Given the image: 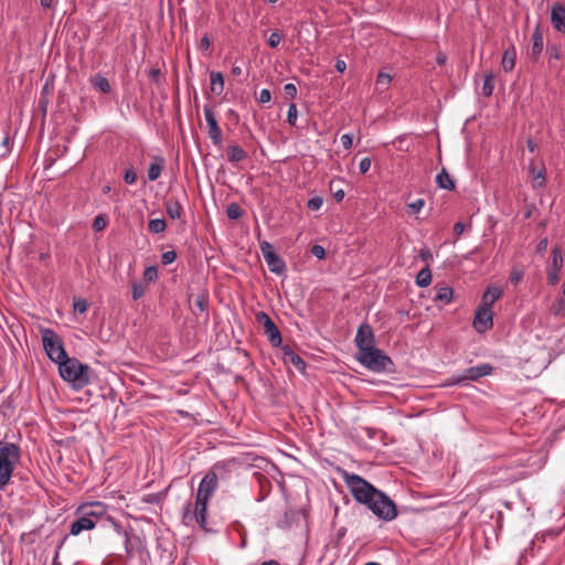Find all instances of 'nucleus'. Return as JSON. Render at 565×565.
Returning <instances> with one entry per match:
<instances>
[{
  "label": "nucleus",
  "instance_id": "1",
  "mask_svg": "<svg viewBox=\"0 0 565 565\" xmlns=\"http://www.w3.org/2000/svg\"><path fill=\"white\" fill-rule=\"evenodd\" d=\"M344 482L352 497L365 504L377 518L392 521L397 516V509L393 500L383 491L355 473H344Z\"/></svg>",
  "mask_w": 565,
  "mask_h": 565
},
{
  "label": "nucleus",
  "instance_id": "2",
  "mask_svg": "<svg viewBox=\"0 0 565 565\" xmlns=\"http://www.w3.org/2000/svg\"><path fill=\"white\" fill-rule=\"evenodd\" d=\"M217 484L218 480L214 471H209L203 477L198 488L194 510H192L191 503H188L183 509L182 519L184 523L195 520L202 529L206 526L207 504L217 489Z\"/></svg>",
  "mask_w": 565,
  "mask_h": 565
},
{
  "label": "nucleus",
  "instance_id": "3",
  "mask_svg": "<svg viewBox=\"0 0 565 565\" xmlns=\"http://www.w3.org/2000/svg\"><path fill=\"white\" fill-rule=\"evenodd\" d=\"M75 514L77 519L72 522L70 529V534L74 536L79 535L83 531L93 530L98 521L107 514V507L99 501L87 502L81 504Z\"/></svg>",
  "mask_w": 565,
  "mask_h": 565
},
{
  "label": "nucleus",
  "instance_id": "4",
  "mask_svg": "<svg viewBox=\"0 0 565 565\" xmlns=\"http://www.w3.org/2000/svg\"><path fill=\"white\" fill-rule=\"evenodd\" d=\"M20 457L21 449L17 444L0 440V490L10 483Z\"/></svg>",
  "mask_w": 565,
  "mask_h": 565
},
{
  "label": "nucleus",
  "instance_id": "5",
  "mask_svg": "<svg viewBox=\"0 0 565 565\" xmlns=\"http://www.w3.org/2000/svg\"><path fill=\"white\" fill-rule=\"evenodd\" d=\"M90 369L87 364L81 363L76 359L66 356L58 363V372L64 381L73 384L76 388L86 386L90 381Z\"/></svg>",
  "mask_w": 565,
  "mask_h": 565
},
{
  "label": "nucleus",
  "instance_id": "6",
  "mask_svg": "<svg viewBox=\"0 0 565 565\" xmlns=\"http://www.w3.org/2000/svg\"><path fill=\"white\" fill-rule=\"evenodd\" d=\"M40 333L43 349L52 362L58 364L61 361L66 359L67 353L64 349V343L61 337L54 330L42 328Z\"/></svg>",
  "mask_w": 565,
  "mask_h": 565
},
{
  "label": "nucleus",
  "instance_id": "7",
  "mask_svg": "<svg viewBox=\"0 0 565 565\" xmlns=\"http://www.w3.org/2000/svg\"><path fill=\"white\" fill-rule=\"evenodd\" d=\"M356 360L373 372H384L391 369L393 361L382 350L373 348L363 353H358Z\"/></svg>",
  "mask_w": 565,
  "mask_h": 565
},
{
  "label": "nucleus",
  "instance_id": "8",
  "mask_svg": "<svg viewBox=\"0 0 565 565\" xmlns=\"http://www.w3.org/2000/svg\"><path fill=\"white\" fill-rule=\"evenodd\" d=\"M259 248L269 270L277 275L284 274L286 270V264L274 250V246L269 242L264 241L259 243Z\"/></svg>",
  "mask_w": 565,
  "mask_h": 565
},
{
  "label": "nucleus",
  "instance_id": "9",
  "mask_svg": "<svg viewBox=\"0 0 565 565\" xmlns=\"http://www.w3.org/2000/svg\"><path fill=\"white\" fill-rule=\"evenodd\" d=\"M256 321L263 326L264 333L266 334V337L270 341V343L274 347H279L282 341L281 335H280L278 328L276 327L274 321L270 319V317L267 313L260 311L256 315Z\"/></svg>",
  "mask_w": 565,
  "mask_h": 565
},
{
  "label": "nucleus",
  "instance_id": "10",
  "mask_svg": "<svg viewBox=\"0 0 565 565\" xmlns=\"http://www.w3.org/2000/svg\"><path fill=\"white\" fill-rule=\"evenodd\" d=\"M354 341L359 349L358 353H363L375 348V339L371 326L367 323H362L356 331Z\"/></svg>",
  "mask_w": 565,
  "mask_h": 565
},
{
  "label": "nucleus",
  "instance_id": "11",
  "mask_svg": "<svg viewBox=\"0 0 565 565\" xmlns=\"http://www.w3.org/2000/svg\"><path fill=\"white\" fill-rule=\"evenodd\" d=\"M563 267V255L559 247H554L551 253V264L547 267V281L555 286L559 281L561 269Z\"/></svg>",
  "mask_w": 565,
  "mask_h": 565
},
{
  "label": "nucleus",
  "instance_id": "12",
  "mask_svg": "<svg viewBox=\"0 0 565 565\" xmlns=\"http://www.w3.org/2000/svg\"><path fill=\"white\" fill-rule=\"evenodd\" d=\"M204 118L209 126L207 135L212 140L213 145L221 146L222 143V130L217 124L216 115L212 107L205 105L203 107Z\"/></svg>",
  "mask_w": 565,
  "mask_h": 565
},
{
  "label": "nucleus",
  "instance_id": "13",
  "mask_svg": "<svg viewBox=\"0 0 565 565\" xmlns=\"http://www.w3.org/2000/svg\"><path fill=\"white\" fill-rule=\"evenodd\" d=\"M475 330L479 333H483L493 327V312L490 308L479 307L476 310V315L472 321Z\"/></svg>",
  "mask_w": 565,
  "mask_h": 565
},
{
  "label": "nucleus",
  "instance_id": "14",
  "mask_svg": "<svg viewBox=\"0 0 565 565\" xmlns=\"http://www.w3.org/2000/svg\"><path fill=\"white\" fill-rule=\"evenodd\" d=\"M551 21L554 29L558 32H565V7L555 3L552 7Z\"/></svg>",
  "mask_w": 565,
  "mask_h": 565
},
{
  "label": "nucleus",
  "instance_id": "15",
  "mask_svg": "<svg viewBox=\"0 0 565 565\" xmlns=\"http://www.w3.org/2000/svg\"><path fill=\"white\" fill-rule=\"evenodd\" d=\"M501 296H502L501 288L495 287V286H490L483 292V295L481 297V303L479 305V307L491 309L492 305L497 300H499Z\"/></svg>",
  "mask_w": 565,
  "mask_h": 565
},
{
  "label": "nucleus",
  "instance_id": "16",
  "mask_svg": "<svg viewBox=\"0 0 565 565\" xmlns=\"http://www.w3.org/2000/svg\"><path fill=\"white\" fill-rule=\"evenodd\" d=\"M166 160L162 156H153L152 161L148 167V179L150 181H156L160 178L162 170L164 168Z\"/></svg>",
  "mask_w": 565,
  "mask_h": 565
},
{
  "label": "nucleus",
  "instance_id": "17",
  "mask_svg": "<svg viewBox=\"0 0 565 565\" xmlns=\"http://www.w3.org/2000/svg\"><path fill=\"white\" fill-rule=\"evenodd\" d=\"M480 379L477 366H471L462 372V374L454 375L451 377L452 384H465L469 381H477Z\"/></svg>",
  "mask_w": 565,
  "mask_h": 565
},
{
  "label": "nucleus",
  "instance_id": "18",
  "mask_svg": "<svg viewBox=\"0 0 565 565\" xmlns=\"http://www.w3.org/2000/svg\"><path fill=\"white\" fill-rule=\"evenodd\" d=\"M284 362L294 365L299 371H303L306 367L302 358L295 353L289 347L284 349Z\"/></svg>",
  "mask_w": 565,
  "mask_h": 565
},
{
  "label": "nucleus",
  "instance_id": "19",
  "mask_svg": "<svg viewBox=\"0 0 565 565\" xmlns=\"http://www.w3.org/2000/svg\"><path fill=\"white\" fill-rule=\"evenodd\" d=\"M434 300L446 305L452 302L454 289L448 286L436 287V295Z\"/></svg>",
  "mask_w": 565,
  "mask_h": 565
},
{
  "label": "nucleus",
  "instance_id": "20",
  "mask_svg": "<svg viewBox=\"0 0 565 565\" xmlns=\"http://www.w3.org/2000/svg\"><path fill=\"white\" fill-rule=\"evenodd\" d=\"M436 183L440 189L450 191L455 189V181L445 168L437 174Z\"/></svg>",
  "mask_w": 565,
  "mask_h": 565
},
{
  "label": "nucleus",
  "instance_id": "21",
  "mask_svg": "<svg viewBox=\"0 0 565 565\" xmlns=\"http://www.w3.org/2000/svg\"><path fill=\"white\" fill-rule=\"evenodd\" d=\"M247 152L239 146L231 145L227 148V159L232 163L241 162L246 159Z\"/></svg>",
  "mask_w": 565,
  "mask_h": 565
},
{
  "label": "nucleus",
  "instance_id": "22",
  "mask_svg": "<svg viewBox=\"0 0 565 565\" xmlns=\"http://www.w3.org/2000/svg\"><path fill=\"white\" fill-rule=\"evenodd\" d=\"M530 173L532 177L533 188H543L545 185V168L536 169L535 166H530Z\"/></svg>",
  "mask_w": 565,
  "mask_h": 565
},
{
  "label": "nucleus",
  "instance_id": "23",
  "mask_svg": "<svg viewBox=\"0 0 565 565\" xmlns=\"http://www.w3.org/2000/svg\"><path fill=\"white\" fill-rule=\"evenodd\" d=\"M211 90L221 95L224 90V77L221 72H211L210 74Z\"/></svg>",
  "mask_w": 565,
  "mask_h": 565
},
{
  "label": "nucleus",
  "instance_id": "24",
  "mask_svg": "<svg viewBox=\"0 0 565 565\" xmlns=\"http://www.w3.org/2000/svg\"><path fill=\"white\" fill-rule=\"evenodd\" d=\"M516 53L514 49H508L502 55V67L504 72H511L515 66Z\"/></svg>",
  "mask_w": 565,
  "mask_h": 565
},
{
  "label": "nucleus",
  "instance_id": "25",
  "mask_svg": "<svg viewBox=\"0 0 565 565\" xmlns=\"http://www.w3.org/2000/svg\"><path fill=\"white\" fill-rule=\"evenodd\" d=\"M90 83L97 90H99L100 93H104V94H108L111 89L108 79L100 74L94 75L90 78Z\"/></svg>",
  "mask_w": 565,
  "mask_h": 565
},
{
  "label": "nucleus",
  "instance_id": "26",
  "mask_svg": "<svg viewBox=\"0 0 565 565\" xmlns=\"http://www.w3.org/2000/svg\"><path fill=\"white\" fill-rule=\"evenodd\" d=\"M431 282V271L428 266L420 269L416 276V285L418 287H428Z\"/></svg>",
  "mask_w": 565,
  "mask_h": 565
},
{
  "label": "nucleus",
  "instance_id": "27",
  "mask_svg": "<svg viewBox=\"0 0 565 565\" xmlns=\"http://www.w3.org/2000/svg\"><path fill=\"white\" fill-rule=\"evenodd\" d=\"M166 212L172 220L180 218L182 214V205L178 201L170 200L166 203Z\"/></svg>",
  "mask_w": 565,
  "mask_h": 565
},
{
  "label": "nucleus",
  "instance_id": "28",
  "mask_svg": "<svg viewBox=\"0 0 565 565\" xmlns=\"http://www.w3.org/2000/svg\"><path fill=\"white\" fill-rule=\"evenodd\" d=\"M533 44L531 54L533 57H537L543 51V36L539 31H535L532 35Z\"/></svg>",
  "mask_w": 565,
  "mask_h": 565
},
{
  "label": "nucleus",
  "instance_id": "29",
  "mask_svg": "<svg viewBox=\"0 0 565 565\" xmlns=\"http://www.w3.org/2000/svg\"><path fill=\"white\" fill-rule=\"evenodd\" d=\"M551 312L555 317L565 316V296L563 294L551 306Z\"/></svg>",
  "mask_w": 565,
  "mask_h": 565
},
{
  "label": "nucleus",
  "instance_id": "30",
  "mask_svg": "<svg viewBox=\"0 0 565 565\" xmlns=\"http://www.w3.org/2000/svg\"><path fill=\"white\" fill-rule=\"evenodd\" d=\"M495 77L492 73H489L484 76L483 85H482V94L484 97H490L494 89Z\"/></svg>",
  "mask_w": 565,
  "mask_h": 565
},
{
  "label": "nucleus",
  "instance_id": "31",
  "mask_svg": "<svg viewBox=\"0 0 565 565\" xmlns=\"http://www.w3.org/2000/svg\"><path fill=\"white\" fill-rule=\"evenodd\" d=\"M147 287L142 281H131V296L134 300H139L146 294Z\"/></svg>",
  "mask_w": 565,
  "mask_h": 565
},
{
  "label": "nucleus",
  "instance_id": "32",
  "mask_svg": "<svg viewBox=\"0 0 565 565\" xmlns=\"http://www.w3.org/2000/svg\"><path fill=\"white\" fill-rule=\"evenodd\" d=\"M167 223L163 218H152L149 221L148 228L153 234H160L164 232Z\"/></svg>",
  "mask_w": 565,
  "mask_h": 565
},
{
  "label": "nucleus",
  "instance_id": "33",
  "mask_svg": "<svg viewBox=\"0 0 565 565\" xmlns=\"http://www.w3.org/2000/svg\"><path fill=\"white\" fill-rule=\"evenodd\" d=\"M226 214L231 220H238L243 214V210L238 204L232 203L227 206Z\"/></svg>",
  "mask_w": 565,
  "mask_h": 565
},
{
  "label": "nucleus",
  "instance_id": "34",
  "mask_svg": "<svg viewBox=\"0 0 565 565\" xmlns=\"http://www.w3.org/2000/svg\"><path fill=\"white\" fill-rule=\"evenodd\" d=\"M73 309H74L75 312H77L79 315L86 313V311L88 309L87 300H85L83 298L75 299L74 302H73Z\"/></svg>",
  "mask_w": 565,
  "mask_h": 565
},
{
  "label": "nucleus",
  "instance_id": "35",
  "mask_svg": "<svg viewBox=\"0 0 565 565\" xmlns=\"http://www.w3.org/2000/svg\"><path fill=\"white\" fill-rule=\"evenodd\" d=\"M298 118V110L296 104H290L287 111V121L290 126H296Z\"/></svg>",
  "mask_w": 565,
  "mask_h": 565
},
{
  "label": "nucleus",
  "instance_id": "36",
  "mask_svg": "<svg viewBox=\"0 0 565 565\" xmlns=\"http://www.w3.org/2000/svg\"><path fill=\"white\" fill-rule=\"evenodd\" d=\"M143 278L148 282H153L158 279V269L156 266H148L143 271Z\"/></svg>",
  "mask_w": 565,
  "mask_h": 565
},
{
  "label": "nucleus",
  "instance_id": "37",
  "mask_svg": "<svg viewBox=\"0 0 565 565\" xmlns=\"http://www.w3.org/2000/svg\"><path fill=\"white\" fill-rule=\"evenodd\" d=\"M323 204V199L321 196H313L308 200L307 207L310 211H318L321 209Z\"/></svg>",
  "mask_w": 565,
  "mask_h": 565
},
{
  "label": "nucleus",
  "instance_id": "38",
  "mask_svg": "<svg viewBox=\"0 0 565 565\" xmlns=\"http://www.w3.org/2000/svg\"><path fill=\"white\" fill-rule=\"evenodd\" d=\"M392 81L391 75L386 73H380L376 78V84L381 89H385Z\"/></svg>",
  "mask_w": 565,
  "mask_h": 565
},
{
  "label": "nucleus",
  "instance_id": "39",
  "mask_svg": "<svg viewBox=\"0 0 565 565\" xmlns=\"http://www.w3.org/2000/svg\"><path fill=\"white\" fill-rule=\"evenodd\" d=\"M424 205H425V200L417 199L416 201L408 203L407 207H408L409 213L417 214L420 212V210L424 207Z\"/></svg>",
  "mask_w": 565,
  "mask_h": 565
},
{
  "label": "nucleus",
  "instance_id": "40",
  "mask_svg": "<svg viewBox=\"0 0 565 565\" xmlns=\"http://www.w3.org/2000/svg\"><path fill=\"white\" fill-rule=\"evenodd\" d=\"M107 226V220L103 215H97L93 222V228L96 232L103 231Z\"/></svg>",
  "mask_w": 565,
  "mask_h": 565
},
{
  "label": "nucleus",
  "instance_id": "41",
  "mask_svg": "<svg viewBox=\"0 0 565 565\" xmlns=\"http://www.w3.org/2000/svg\"><path fill=\"white\" fill-rule=\"evenodd\" d=\"M177 258V253L174 250H167L161 255V262L163 265L172 264Z\"/></svg>",
  "mask_w": 565,
  "mask_h": 565
},
{
  "label": "nucleus",
  "instance_id": "42",
  "mask_svg": "<svg viewBox=\"0 0 565 565\" xmlns=\"http://www.w3.org/2000/svg\"><path fill=\"white\" fill-rule=\"evenodd\" d=\"M10 137L9 135H6L2 140H1V145H0V157H4L9 153L10 151Z\"/></svg>",
  "mask_w": 565,
  "mask_h": 565
},
{
  "label": "nucleus",
  "instance_id": "43",
  "mask_svg": "<svg viewBox=\"0 0 565 565\" xmlns=\"http://www.w3.org/2000/svg\"><path fill=\"white\" fill-rule=\"evenodd\" d=\"M282 36L278 31L271 32V34L268 38V45L273 49L277 47L281 41Z\"/></svg>",
  "mask_w": 565,
  "mask_h": 565
},
{
  "label": "nucleus",
  "instance_id": "44",
  "mask_svg": "<svg viewBox=\"0 0 565 565\" xmlns=\"http://www.w3.org/2000/svg\"><path fill=\"white\" fill-rule=\"evenodd\" d=\"M284 93L286 97L295 98L297 96V87L294 84L288 83L284 86Z\"/></svg>",
  "mask_w": 565,
  "mask_h": 565
},
{
  "label": "nucleus",
  "instance_id": "45",
  "mask_svg": "<svg viewBox=\"0 0 565 565\" xmlns=\"http://www.w3.org/2000/svg\"><path fill=\"white\" fill-rule=\"evenodd\" d=\"M523 278V273L519 269H512L510 274V281L512 285H518Z\"/></svg>",
  "mask_w": 565,
  "mask_h": 565
},
{
  "label": "nucleus",
  "instance_id": "46",
  "mask_svg": "<svg viewBox=\"0 0 565 565\" xmlns=\"http://www.w3.org/2000/svg\"><path fill=\"white\" fill-rule=\"evenodd\" d=\"M341 140V145L342 147L345 149V150H349L352 148V143H353V137L352 135L350 134H344L341 136L340 138Z\"/></svg>",
  "mask_w": 565,
  "mask_h": 565
},
{
  "label": "nucleus",
  "instance_id": "47",
  "mask_svg": "<svg viewBox=\"0 0 565 565\" xmlns=\"http://www.w3.org/2000/svg\"><path fill=\"white\" fill-rule=\"evenodd\" d=\"M271 99V93L269 89L267 88H263L260 92H259V95H258V102L262 103V104H266V103H269Z\"/></svg>",
  "mask_w": 565,
  "mask_h": 565
},
{
  "label": "nucleus",
  "instance_id": "48",
  "mask_svg": "<svg viewBox=\"0 0 565 565\" xmlns=\"http://www.w3.org/2000/svg\"><path fill=\"white\" fill-rule=\"evenodd\" d=\"M124 180L128 184H134L137 180V173L134 169H128L125 172Z\"/></svg>",
  "mask_w": 565,
  "mask_h": 565
},
{
  "label": "nucleus",
  "instance_id": "49",
  "mask_svg": "<svg viewBox=\"0 0 565 565\" xmlns=\"http://www.w3.org/2000/svg\"><path fill=\"white\" fill-rule=\"evenodd\" d=\"M311 254L318 259H323L326 256V250L321 245H313L311 247Z\"/></svg>",
  "mask_w": 565,
  "mask_h": 565
},
{
  "label": "nucleus",
  "instance_id": "50",
  "mask_svg": "<svg viewBox=\"0 0 565 565\" xmlns=\"http://www.w3.org/2000/svg\"><path fill=\"white\" fill-rule=\"evenodd\" d=\"M477 369H478V373H480V377H483V376H487L489 374H491L493 367L490 365V364H479V365H476Z\"/></svg>",
  "mask_w": 565,
  "mask_h": 565
},
{
  "label": "nucleus",
  "instance_id": "51",
  "mask_svg": "<svg viewBox=\"0 0 565 565\" xmlns=\"http://www.w3.org/2000/svg\"><path fill=\"white\" fill-rule=\"evenodd\" d=\"M371 168V160L370 158H363L361 159L359 163V170L362 174L366 173Z\"/></svg>",
  "mask_w": 565,
  "mask_h": 565
},
{
  "label": "nucleus",
  "instance_id": "52",
  "mask_svg": "<svg viewBox=\"0 0 565 565\" xmlns=\"http://www.w3.org/2000/svg\"><path fill=\"white\" fill-rule=\"evenodd\" d=\"M419 257L427 263L433 260V254L428 248H422L419 250Z\"/></svg>",
  "mask_w": 565,
  "mask_h": 565
},
{
  "label": "nucleus",
  "instance_id": "53",
  "mask_svg": "<svg viewBox=\"0 0 565 565\" xmlns=\"http://www.w3.org/2000/svg\"><path fill=\"white\" fill-rule=\"evenodd\" d=\"M465 231V224L461 223V222H457L455 225H454V233L456 236H460Z\"/></svg>",
  "mask_w": 565,
  "mask_h": 565
},
{
  "label": "nucleus",
  "instance_id": "54",
  "mask_svg": "<svg viewBox=\"0 0 565 565\" xmlns=\"http://www.w3.org/2000/svg\"><path fill=\"white\" fill-rule=\"evenodd\" d=\"M211 46V41L207 35H204L200 41V47L204 51L209 50Z\"/></svg>",
  "mask_w": 565,
  "mask_h": 565
},
{
  "label": "nucleus",
  "instance_id": "55",
  "mask_svg": "<svg viewBox=\"0 0 565 565\" xmlns=\"http://www.w3.org/2000/svg\"><path fill=\"white\" fill-rule=\"evenodd\" d=\"M347 68V64L344 61L342 60H338L335 62V70L339 72V73H343Z\"/></svg>",
  "mask_w": 565,
  "mask_h": 565
},
{
  "label": "nucleus",
  "instance_id": "56",
  "mask_svg": "<svg viewBox=\"0 0 565 565\" xmlns=\"http://www.w3.org/2000/svg\"><path fill=\"white\" fill-rule=\"evenodd\" d=\"M63 542L60 543L55 551V555L52 562V565H62V563L58 561L60 550L62 548Z\"/></svg>",
  "mask_w": 565,
  "mask_h": 565
},
{
  "label": "nucleus",
  "instance_id": "57",
  "mask_svg": "<svg viewBox=\"0 0 565 565\" xmlns=\"http://www.w3.org/2000/svg\"><path fill=\"white\" fill-rule=\"evenodd\" d=\"M195 305L198 306V308L203 311L205 309V300L203 297H199L196 298L195 300Z\"/></svg>",
  "mask_w": 565,
  "mask_h": 565
},
{
  "label": "nucleus",
  "instance_id": "58",
  "mask_svg": "<svg viewBox=\"0 0 565 565\" xmlns=\"http://www.w3.org/2000/svg\"><path fill=\"white\" fill-rule=\"evenodd\" d=\"M345 193L342 189L334 192L333 196L338 202H341L344 198Z\"/></svg>",
  "mask_w": 565,
  "mask_h": 565
},
{
  "label": "nucleus",
  "instance_id": "59",
  "mask_svg": "<svg viewBox=\"0 0 565 565\" xmlns=\"http://www.w3.org/2000/svg\"><path fill=\"white\" fill-rule=\"evenodd\" d=\"M547 247V238H543L540 241L539 245H537V250L539 252H543L545 250Z\"/></svg>",
  "mask_w": 565,
  "mask_h": 565
},
{
  "label": "nucleus",
  "instance_id": "60",
  "mask_svg": "<svg viewBox=\"0 0 565 565\" xmlns=\"http://www.w3.org/2000/svg\"><path fill=\"white\" fill-rule=\"evenodd\" d=\"M231 72L234 76H239L242 74V67L238 65H233Z\"/></svg>",
  "mask_w": 565,
  "mask_h": 565
},
{
  "label": "nucleus",
  "instance_id": "61",
  "mask_svg": "<svg viewBox=\"0 0 565 565\" xmlns=\"http://www.w3.org/2000/svg\"><path fill=\"white\" fill-rule=\"evenodd\" d=\"M436 62H437L438 64H444V63L446 62V55H445V54H443V53H439V54L437 55V57H436Z\"/></svg>",
  "mask_w": 565,
  "mask_h": 565
},
{
  "label": "nucleus",
  "instance_id": "62",
  "mask_svg": "<svg viewBox=\"0 0 565 565\" xmlns=\"http://www.w3.org/2000/svg\"><path fill=\"white\" fill-rule=\"evenodd\" d=\"M527 148L531 152H534L535 148H536V143L532 140H527Z\"/></svg>",
  "mask_w": 565,
  "mask_h": 565
},
{
  "label": "nucleus",
  "instance_id": "63",
  "mask_svg": "<svg viewBox=\"0 0 565 565\" xmlns=\"http://www.w3.org/2000/svg\"><path fill=\"white\" fill-rule=\"evenodd\" d=\"M52 2V0H40V3L43 8H51Z\"/></svg>",
  "mask_w": 565,
  "mask_h": 565
},
{
  "label": "nucleus",
  "instance_id": "64",
  "mask_svg": "<svg viewBox=\"0 0 565 565\" xmlns=\"http://www.w3.org/2000/svg\"><path fill=\"white\" fill-rule=\"evenodd\" d=\"M260 565H281L279 564L277 561L275 559H269V561H265L263 562Z\"/></svg>",
  "mask_w": 565,
  "mask_h": 565
}]
</instances>
